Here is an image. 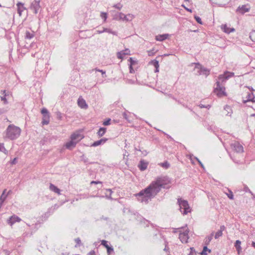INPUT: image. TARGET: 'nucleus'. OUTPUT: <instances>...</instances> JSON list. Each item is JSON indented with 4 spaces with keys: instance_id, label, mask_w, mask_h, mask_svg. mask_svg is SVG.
I'll return each instance as SVG.
<instances>
[{
    "instance_id": "17",
    "label": "nucleus",
    "mask_w": 255,
    "mask_h": 255,
    "mask_svg": "<svg viewBox=\"0 0 255 255\" xmlns=\"http://www.w3.org/2000/svg\"><path fill=\"white\" fill-rule=\"evenodd\" d=\"M107 140H108V139L106 138H101L100 140L94 141L92 144L91 146L96 147V146H99L100 145L105 143Z\"/></svg>"
},
{
    "instance_id": "15",
    "label": "nucleus",
    "mask_w": 255,
    "mask_h": 255,
    "mask_svg": "<svg viewBox=\"0 0 255 255\" xmlns=\"http://www.w3.org/2000/svg\"><path fill=\"white\" fill-rule=\"evenodd\" d=\"M78 105L82 109H86L88 107L85 100L80 98H79L78 100Z\"/></svg>"
},
{
    "instance_id": "55",
    "label": "nucleus",
    "mask_w": 255,
    "mask_h": 255,
    "mask_svg": "<svg viewBox=\"0 0 255 255\" xmlns=\"http://www.w3.org/2000/svg\"><path fill=\"white\" fill-rule=\"evenodd\" d=\"M129 72L130 73H133L134 72V70L133 69L132 66L129 65Z\"/></svg>"
},
{
    "instance_id": "12",
    "label": "nucleus",
    "mask_w": 255,
    "mask_h": 255,
    "mask_svg": "<svg viewBox=\"0 0 255 255\" xmlns=\"http://www.w3.org/2000/svg\"><path fill=\"white\" fill-rule=\"evenodd\" d=\"M20 221L21 219L19 217L15 215H13L7 220V223L10 226H12L15 223L19 222Z\"/></svg>"
},
{
    "instance_id": "39",
    "label": "nucleus",
    "mask_w": 255,
    "mask_h": 255,
    "mask_svg": "<svg viewBox=\"0 0 255 255\" xmlns=\"http://www.w3.org/2000/svg\"><path fill=\"white\" fill-rule=\"evenodd\" d=\"M123 117L125 119H126L127 121H128L129 123H130L132 122V120L130 119L129 116L128 115L127 113L125 112L123 114Z\"/></svg>"
},
{
    "instance_id": "45",
    "label": "nucleus",
    "mask_w": 255,
    "mask_h": 255,
    "mask_svg": "<svg viewBox=\"0 0 255 255\" xmlns=\"http://www.w3.org/2000/svg\"><path fill=\"white\" fill-rule=\"evenodd\" d=\"M111 119H107L105 121H104L103 125L104 126H109L111 124Z\"/></svg>"
},
{
    "instance_id": "16",
    "label": "nucleus",
    "mask_w": 255,
    "mask_h": 255,
    "mask_svg": "<svg viewBox=\"0 0 255 255\" xmlns=\"http://www.w3.org/2000/svg\"><path fill=\"white\" fill-rule=\"evenodd\" d=\"M83 138L82 135L78 133H73L70 137L71 139L73 140L74 141H77V143L82 139Z\"/></svg>"
},
{
    "instance_id": "44",
    "label": "nucleus",
    "mask_w": 255,
    "mask_h": 255,
    "mask_svg": "<svg viewBox=\"0 0 255 255\" xmlns=\"http://www.w3.org/2000/svg\"><path fill=\"white\" fill-rule=\"evenodd\" d=\"M151 63L155 67H159V62L156 60H153L151 61Z\"/></svg>"
},
{
    "instance_id": "33",
    "label": "nucleus",
    "mask_w": 255,
    "mask_h": 255,
    "mask_svg": "<svg viewBox=\"0 0 255 255\" xmlns=\"http://www.w3.org/2000/svg\"><path fill=\"white\" fill-rule=\"evenodd\" d=\"M162 238V235L160 234L159 232L156 231V233L154 234L153 239L155 240L157 238Z\"/></svg>"
},
{
    "instance_id": "34",
    "label": "nucleus",
    "mask_w": 255,
    "mask_h": 255,
    "mask_svg": "<svg viewBox=\"0 0 255 255\" xmlns=\"http://www.w3.org/2000/svg\"><path fill=\"white\" fill-rule=\"evenodd\" d=\"M250 37L252 41L255 42V30H253L250 34Z\"/></svg>"
},
{
    "instance_id": "43",
    "label": "nucleus",
    "mask_w": 255,
    "mask_h": 255,
    "mask_svg": "<svg viewBox=\"0 0 255 255\" xmlns=\"http://www.w3.org/2000/svg\"><path fill=\"white\" fill-rule=\"evenodd\" d=\"M194 18L198 23H199L200 24H203L201 18L199 16H197V15H195Z\"/></svg>"
},
{
    "instance_id": "10",
    "label": "nucleus",
    "mask_w": 255,
    "mask_h": 255,
    "mask_svg": "<svg viewBox=\"0 0 255 255\" xmlns=\"http://www.w3.org/2000/svg\"><path fill=\"white\" fill-rule=\"evenodd\" d=\"M234 75V73L226 71L224 75L219 76V79L222 82H224L229 78L233 77Z\"/></svg>"
},
{
    "instance_id": "54",
    "label": "nucleus",
    "mask_w": 255,
    "mask_h": 255,
    "mask_svg": "<svg viewBox=\"0 0 255 255\" xmlns=\"http://www.w3.org/2000/svg\"><path fill=\"white\" fill-rule=\"evenodd\" d=\"M226 229V227L224 225H222L220 226V230L219 231H221V232L223 233V232Z\"/></svg>"
},
{
    "instance_id": "14",
    "label": "nucleus",
    "mask_w": 255,
    "mask_h": 255,
    "mask_svg": "<svg viewBox=\"0 0 255 255\" xmlns=\"http://www.w3.org/2000/svg\"><path fill=\"white\" fill-rule=\"evenodd\" d=\"M103 32H107V33H111V34H112L115 35H117V32L115 31H113L110 28H103V29L101 30H97V33H99V34H101V33H102Z\"/></svg>"
},
{
    "instance_id": "3",
    "label": "nucleus",
    "mask_w": 255,
    "mask_h": 255,
    "mask_svg": "<svg viewBox=\"0 0 255 255\" xmlns=\"http://www.w3.org/2000/svg\"><path fill=\"white\" fill-rule=\"evenodd\" d=\"M177 204L179 206V210L183 215H186L191 212V209L187 200L181 198L177 199Z\"/></svg>"
},
{
    "instance_id": "38",
    "label": "nucleus",
    "mask_w": 255,
    "mask_h": 255,
    "mask_svg": "<svg viewBox=\"0 0 255 255\" xmlns=\"http://www.w3.org/2000/svg\"><path fill=\"white\" fill-rule=\"evenodd\" d=\"M0 151L4 153H6L7 152V151L6 150L4 146L3 143H0Z\"/></svg>"
},
{
    "instance_id": "6",
    "label": "nucleus",
    "mask_w": 255,
    "mask_h": 255,
    "mask_svg": "<svg viewBox=\"0 0 255 255\" xmlns=\"http://www.w3.org/2000/svg\"><path fill=\"white\" fill-rule=\"evenodd\" d=\"M30 8L35 14H37L41 10L40 5V0H34L33 1L30 6Z\"/></svg>"
},
{
    "instance_id": "63",
    "label": "nucleus",
    "mask_w": 255,
    "mask_h": 255,
    "mask_svg": "<svg viewBox=\"0 0 255 255\" xmlns=\"http://www.w3.org/2000/svg\"><path fill=\"white\" fill-rule=\"evenodd\" d=\"M250 193L252 194L253 196V198L255 199V194H254L251 191H250Z\"/></svg>"
},
{
    "instance_id": "30",
    "label": "nucleus",
    "mask_w": 255,
    "mask_h": 255,
    "mask_svg": "<svg viewBox=\"0 0 255 255\" xmlns=\"http://www.w3.org/2000/svg\"><path fill=\"white\" fill-rule=\"evenodd\" d=\"M34 37V33L33 32H30L29 31H26L25 38L26 39H31Z\"/></svg>"
},
{
    "instance_id": "42",
    "label": "nucleus",
    "mask_w": 255,
    "mask_h": 255,
    "mask_svg": "<svg viewBox=\"0 0 255 255\" xmlns=\"http://www.w3.org/2000/svg\"><path fill=\"white\" fill-rule=\"evenodd\" d=\"M113 7L119 10H121L123 7V5L121 3H118L117 4H114Z\"/></svg>"
},
{
    "instance_id": "24",
    "label": "nucleus",
    "mask_w": 255,
    "mask_h": 255,
    "mask_svg": "<svg viewBox=\"0 0 255 255\" xmlns=\"http://www.w3.org/2000/svg\"><path fill=\"white\" fill-rule=\"evenodd\" d=\"M127 50H122L117 53V57L120 59H124L126 55H128V53H126Z\"/></svg>"
},
{
    "instance_id": "2",
    "label": "nucleus",
    "mask_w": 255,
    "mask_h": 255,
    "mask_svg": "<svg viewBox=\"0 0 255 255\" xmlns=\"http://www.w3.org/2000/svg\"><path fill=\"white\" fill-rule=\"evenodd\" d=\"M20 133L21 129L19 127L13 124L9 125L4 132L5 134L4 138L10 140H15L19 136Z\"/></svg>"
},
{
    "instance_id": "21",
    "label": "nucleus",
    "mask_w": 255,
    "mask_h": 255,
    "mask_svg": "<svg viewBox=\"0 0 255 255\" xmlns=\"http://www.w3.org/2000/svg\"><path fill=\"white\" fill-rule=\"evenodd\" d=\"M49 189L51 191L58 194V195H60L61 194L60 193L61 190H60V189H59L57 186H55L52 183L50 184Z\"/></svg>"
},
{
    "instance_id": "26",
    "label": "nucleus",
    "mask_w": 255,
    "mask_h": 255,
    "mask_svg": "<svg viewBox=\"0 0 255 255\" xmlns=\"http://www.w3.org/2000/svg\"><path fill=\"white\" fill-rule=\"evenodd\" d=\"M241 244V242L240 240H237L235 243L234 247H235L237 251L238 252V254H240V252L242 250Z\"/></svg>"
},
{
    "instance_id": "56",
    "label": "nucleus",
    "mask_w": 255,
    "mask_h": 255,
    "mask_svg": "<svg viewBox=\"0 0 255 255\" xmlns=\"http://www.w3.org/2000/svg\"><path fill=\"white\" fill-rule=\"evenodd\" d=\"M6 111L4 109H0V115L5 113Z\"/></svg>"
},
{
    "instance_id": "46",
    "label": "nucleus",
    "mask_w": 255,
    "mask_h": 255,
    "mask_svg": "<svg viewBox=\"0 0 255 255\" xmlns=\"http://www.w3.org/2000/svg\"><path fill=\"white\" fill-rule=\"evenodd\" d=\"M128 61L129 62V65L132 66L136 63V61L134 60L132 57H130L128 59Z\"/></svg>"
},
{
    "instance_id": "57",
    "label": "nucleus",
    "mask_w": 255,
    "mask_h": 255,
    "mask_svg": "<svg viewBox=\"0 0 255 255\" xmlns=\"http://www.w3.org/2000/svg\"><path fill=\"white\" fill-rule=\"evenodd\" d=\"M88 255H95V252L94 251L92 250L91 251H90L89 253H88Z\"/></svg>"
},
{
    "instance_id": "36",
    "label": "nucleus",
    "mask_w": 255,
    "mask_h": 255,
    "mask_svg": "<svg viewBox=\"0 0 255 255\" xmlns=\"http://www.w3.org/2000/svg\"><path fill=\"white\" fill-rule=\"evenodd\" d=\"M228 191H229V193H226V195H227L228 197L230 199H231V200L234 199V195H233V192L230 189H228Z\"/></svg>"
},
{
    "instance_id": "50",
    "label": "nucleus",
    "mask_w": 255,
    "mask_h": 255,
    "mask_svg": "<svg viewBox=\"0 0 255 255\" xmlns=\"http://www.w3.org/2000/svg\"><path fill=\"white\" fill-rule=\"evenodd\" d=\"M91 184H102V182L100 181H92L90 183Z\"/></svg>"
},
{
    "instance_id": "19",
    "label": "nucleus",
    "mask_w": 255,
    "mask_h": 255,
    "mask_svg": "<svg viewBox=\"0 0 255 255\" xmlns=\"http://www.w3.org/2000/svg\"><path fill=\"white\" fill-rule=\"evenodd\" d=\"M169 36V34H159L156 35L155 37V39L157 41H163V40L166 39Z\"/></svg>"
},
{
    "instance_id": "48",
    "label": "nucleus",
    "mask_w": 255,
    "mask_h": 255,
    "mask_svg": "<svg viewBox=\"0 0 255 255\" xmlns=\"http://www.w3.org/2000/svg\"><path fill=\"white\" fill-rule=\"evenodd\" d=\"M101 244L105 248H106V249L109 247L108 244V242L106 240H102L101 242Z\"/></svg>"
},
{
    "instance_id": "59",
    "label": "nucleus",
    "mask_w": 255,
    "mask_h": 255,
    "mask_svg": "<svg viewBox=\"0 0 255 255\" xmlns=\"http://www.w3.org/2000/svg\"><path fill=\"white\" fill-rule=\"evenodd\" d=\"M224 109L226 110H231L230 109V107L228 106V105H226L225 108H224Z\"/></svg>"
},
{
    "instance_id": "22",
    "label": "nucleus",
    "mask_w": 255,
    "mask_h": 255,
    "mask_svg": "<svg viewBox=\"0 0 255 255\" xmlns=\"http://www.w3.org/2000/svg\"><path fill=\"white\" fill-rule=\"evenodd\" d=\"M23 5V3L21 2H18L16 4L17 7V12L20 15H21L22 12L25 9Z\"/></svg>"
},
{
    "instance_id": "27",
    "label": "nucleus",
    "mask_w": 255,
    "mask_h": 255,
    "mask_svg": "<svg viewBox=\"0 0 255 255\" xmlns=\"http://www.w3.org/2000/svg\"><path fill=\"white\" fill-rule=\"evenodd\" d=\"M214 234V233L212 232L209 236L206 237L204 241V243L205 245L208 246L210 244V243L211 242V240L213 239Z\"/></svg>"
},
{
    "instance_id": "1",
    "label": "nucleus",
    "mask_w": 255,
    "mask_h": 255,
    "mask_svg": "<svg viewBox=\"0 0 255 255\" xmlns=\"http://www.w3.org/2000/svg\"><path fill=\"white\" fill-rule=\"evenodd\" d=\"M170 183L171 180L167 176L157 177L155 180L152 181L148 186L139 192L134 194V196L141 203L147 204L157 195L161 188H169L170 186H167V185Z\"/></svg>"
},
{
    "instance_id": "8",
    "label": "nucleus",
    "mask_w": 255,
    "mask_h": 255,
    "mask_svg": "<svg viewBox=\"0 0 255 255\" xmlns=\"http://www.w3.org/2000/svg\"><path fill=\"white\" fill-rule=\"evenodd\" d=\"M195 68L199 69L198 71L199 75H204L207 76L210 74V70L206 68L202 67L199 63L196 64Z\"/></svg>"
},
{
    "instance_id": "40",
    "label": "nucleus",
    "mask_w": 255,
    "mask_h": 255,
    "mask_svg": "<svg viewBox=\"0 0 255 255\" xmlns=\"http://www.w3.org/2000/svg\"><path fill=\"white\" fill-rule=\"evenodd\" d=\"M41 113L42 116H44V115H46L49 114L48 111L45 108H43L42 109V110L41 111Z\"/></svg>"
},
{
    "instance_id": "58",
    "label": "nucleus",
    "mask_w": 255,
    "mask_h": 255,
    "mask_svg": "<svg viewBox=\"0 0 255 255\" xmlns=\"http://www.w3.org/2000/svg\"><path fill=\"white\" fill-rule=\"evenodd\" d=\"M198 163L199 164V165L201 166V167L202 168H204V165L203 164V163H202V162L201 161H199Z\"/></svg>"
},
{
    "instance_id": "60",
    "label": "nucleus",
    "mask_w": 255,
    "mask_h": 255,
    "mask_svg": "<svg viewBox=\"0 0 255 255\" xmlns=\"http://www.w3.org/2000/svg\"><path fill=\"white\" fill-rule=\"evenodd\" d=\"M235 28H230V29H229V31H230V33L231 32H232L235 31Z\"/></svg>"
},
{
    "instance_id": "41",
    "label": "nucleus",
    "mask_w": 255,
    "mask_h": 255,
    "mask_svg": "<svg viewBox=\"0 0 255 255\" xmlns=\"http://www.w3.org/2000/svg\"><path fill=\"white\" fill-rule=\"evenodd\" d=\"M100 16L101 18L104 19V21H106L107 18V13L106 12H101Z\"/></svg>"
},
{
    "instance_id": "28",
    "label": "nucleus",
    "mask_w": 255,
    "mask_h": 255,
    "mask_svg": "<svg viewBox=\"0 0 255 255\" xmlns=\"http://www.w3.org/2000/svg\"><path fill=\"white\" fill-rule=\"evenodd\" d=\"M6 189H5L0 197V204H2V203L4 202V201L5 200V199H6L7 197V194H6L5 193H6Z\"/></svg>"
},
{
    "instance_id": "64",
    "label": "nucleus",
    "mask_w": 255,
    "mask_h": 255,
    "mask_svg": "<svg viewBox=\"0 0 255 255\" xmlns=\"http://www.w3.org/2000/svg\"><path fill=\"white\" fill-rule=\"evenodd\" d=\"M70 253L68 252L63 253L61 255H69Z\"/></svg>"
},
{
    "instance_id": "20",
    "label": "nucleus",
    "mask_w": 255,
    "mask_h": 255,
    "mask_svg": "<svg viewBox=\"0 0 255 255\" xmlns=\"http://www.w3.org/2000/svg\"><path fill=\"white\" fill-rule=\"evenodd\" d=\"M0 93L2 95V96H0L1 101L3 102V103L4 105L8 104V101L6 98V97L7 95L6 93V90H1Z\"/></svg>"
},
{
    "instance_id": "4",
    "label": "nucleus",
    "mask_w": 255,
    "mask_h": 255,
    "mask_svg": "<svg viewBox=\"0 0 255 255\" xmlns=\"http://www.w3.org/2000/svg\"><path fill=\"white\" fill-rule=\"evenodd\" d=\"M133 15L128 14V15H125L122 12H116L113 15V19L116 20H123V21H130L133 18Z\"/></svg>"
},
{
    "instance_id": "9",
    "label": "nucleus",
    "mask_w": 255,
    "mask_h": 255,
    "mask_svg": "<svg viewBox=\"0 0 255 255\" xmlns=\"http://www.w3.org/2000/svg\"><path fill=\"white\" fill-rule=\"evenodd\" d=\"M231 147L237 152L241 153L244 151L243 146L238 141L232 143Z\"/></svg>"
},
{
    "instance_id": "7",
    "label": "nucleus",
    "mask_w": 255,
    "mask_h": 255,
    "mask_svg": "<svg viewBox=\"0 0 255 255\" xmlns=\"http://www.w3.org/2000/svg\"><path fill=\"white\" fill-rule=\"evenodd\" d=\"M179 238L180 241L182 243H188V240L189 239V230L186 229L183 232H181V231H179Z\"/></svg>"
},
{
    "instance_id": "31",
    "label": "nucleus",
    "mask_w": 255,
    "mask_h": 255,
    "mask_svg": "<svg viewBox=\"0 0 255 255\" xmlns=\"http://www.w3.org/2000/svg\"><path fill=\"white\" fill-rule=\"evenodd\" d=\"M207 252H211V250L207 248V246L205 245L203 248L202 251L200 253L201 255H207Z\"/></svg>"
},
{
    "instance_id": "49",
    "label": "nucleus",
    "mask_w": 255,
    "mask_h": 255,
    "mask_svg": "<svg viewBox=\"0 0 255 255\" xmlns=\"http://www.w3.org/2000/svg\"><path fill=\"white\" fill-rule=\"evenodd\" d=\"M199 106L200 108H206L208 109H209L211 108V105H204L201 104L199 105Z\"/></svg>"
},
{
    "instance_id": "35",
    "label": "nucleus",
    "mask_w": 255,
    "mask_h": 255,
    "mask_svg": "<svg viewBox=\"0 0 255 255\" xmlns=\"http://www.w3.org/2000/svg\"><path fill=\"white\" fill-rule=\"evenodd\" d=\"M160 165H161V166H162V167H163L165 169L168 168L170 166V164L167 161H164V162L161 163L160 164Z\"/></svg>"
},
{
    "instance_id": "29",
    "label": "nucleus",
    "mask_w": 255,
    "mask_h": 255,
    "mask_svg": "<svg viewBox=\"0 0 255 255\" xmlns=\"http://www.w3.org/2000/svg\"><path fill=\"white\" fill-rule=\"evenodd\" d=\"M106 128L104 127H101L99 128L98 131L97 132V134L99 136L101 137L104 135L106 131Z\"/></svg>"
},
{
    "instance_id": "62",
    "label": "nucleus",
    "mask_w": 255,
    "mask_h": 255,
    "mask_svg": "<svg viewBox=\"0 0 255 255\" xmlns=\"http://www.w3.org/2000/svg\"><path fill=\"white\" fill-rule=\"evenodd\" d=\"M159 67H155V69L154 72H155V73L159 72Z\"/></svg>"
},
{
    "instance_id": "32",
    "label": "nucleus",
    "mask_w": 255,
    "mask_h": 255,
    "mask_svg": "<svg viewBox=\"0 0 255 255\" xmlns=\"http://www.w3.org/2000/svg\"><path fill=\"white\" fill-rule=\"evenodd\" d=\"M222 30L225 33H230V31H229L230 27H228L226 24L223 25L221 26Z\"/></svg>"
},
{
    "instance_id": "23",
    "label": "nucleus",
    "mask_w": 255,
    "mask_h": 255,
    "mask_svg": "<svg viewBox=\"0 0 255 255\" xmlns=\"http://www.w3.org/2000/svg\"><path fill=\"white\" fill-rule=\"evenodd\" d=\"M42 121L41 124L42 125H47L49 123L50 116L49 115H44L42 116Z\"/></svg>"
},
{
    "instance_id": "11",
    "label": "nucleus",
    "mask_w": 255,
    "mask_h": 255,
    "mask_svg": "<svg viewBox=\"0 0 255 255\" xmlns=\"http://www.w3.org/2000/svg\"><path fill=\"white\" fill-rule=\"evenodd\" d=\"M148 165V162L145 161L143 159H141L138 164V167L141 171L145 170Z\"/></svg>"
},
{
    "instance_id": "18",
    "label": "nucleus",
    "mask_w": 255,
    "mask_h": 255,
    "mask_svg": "<svg viewBox=\"0 0 255 255\" xmlns=\"http://www.w3.org/2000/svg\"><path fill=\"white\" fill-rule=\"evenodd\" d=\"M76 144H77V141H75L72 139H71L70 141H69V142H67L65 144V146L66 148H67L68 149H72V148H73L74 147H75Z\"/></svg>"
},
{
    "instance_id": "13",
    "label": "nucleus",
    "mask_w": 255,
    "mask_h": 255,
    "mask_svg": "<svg viewBox=\"0 0 255 255\" xmlns=\"http://www.w3.org/2000/svg\"><path fill=\"white\" fill-rule=\"evenodd\" d=\"M250 9V7H248L246 5H243L242 6H239L238 7L237 11L241 14H244L245 13L249 11Z\"/></svg>"
},
{
    "instance_id": "47",
    "label": "nucleus",
    "mask_w": 255,
    "mask_h": 255,
    "mask_svg": "<svg viewBox=\"0 0 255 255\" xmlns=\"http://www.w3.org/2000/svg\"><path fill=\"white\" fill-rule=\"evenodd\" d=\"M107 251L108 255H110L112 252H114V249L112 247H109L107 248Z\"/></svg>"
},
{
    "instance_id": "61",
    "label": "nucleus",
    "mask_w": 255,
    "mask_h": 255,
    "mask_svg": "<svg viewBox=\"0 0 255 255\" xmlns=\"http://www.w3.org/2000/svg\"><path fill=\"white\" fill-rule=\"evenodd\" d=\"M185 9L186 10H187V11H188V12H192V10H191V9H190V8H187V7H185Z\"/></svg>"
},
{
    "instance_id": "37",
    "label": "nucleus",
    "mask_w": 255,
    "mask_h": 255,
    "mask_svg": "<svg viewBox=\"0 0 255 255\" xmlns=\"http://www.w3.org/2000/svg\"><path fill=\"white\" fill-rule=\"evenodd\" d=\"M223 233L221 232V231H217L214 236V238L215 239H217L220 237L222 236Z\"/></svg>"
},
{
    "instance_id": "25",
    "label": "nucleus",
    "mask_w": 255,
    "mask_h": 255,
    "mask_svg": "<svg viewBox=\"0 0 255 255\" xmlns=\"http://www.w3.org/2000/svg\"><path fill=\"white\" fill-rule=\"evenodd\" d=\"M247 99L244 101V103H246L248 102H255V101L254 100L255 98V96L253 93H249L247 95Z\"/></svg>"
},
{
    "instance_id": "51",
    "label": "nucleus",
    "mask_w": 255,
    "mask_h": 255,
    "mask_svg": "<svg viewBox=\"0 0 255 255\" xmlns=\"http://www.w3.org/2000/svg\"><path fill=\"white\" fill-rule=\"evenodd\" d=\"M95 70L97 71H99V72L102 73V74L103 77H104V75L106 74V71H104L103 70L98 69L97 68H96Z\"/></svg>"
},
{
    "instance_id": "5",
    "label": "nucleus",
    "mask_w": 255,
    "mask_h": 255,
    "mask_svg": "<svg viewBox=\"0 0 255 255\" xmlns=\"http://www.w3.org/2000/svg\"><path fill=\"white\" fill-rule=\"evenodd\" d=\"M214 91L220 97L226 95L225 87L221 85L220 82L219 81L216 83V87L214 88Z\"/></svg>"
},
{
    "instance_id": "52",
    "label": "nucleus",
    "mask_w": 255,
    "mask_h": 255,
    "mask_svg": "<svg viewBox=\"0 0 255 255\" xmlns=\"http://www.w3.org/2000/svg\"><path fill=\"white\" fill-rule=\"evenodd\" d=\"M75 241L76 243V244L78 245H80L81 243V240H80V238H79L75 239Z\"/></svg>"
},
{
    "instance_id": "53",
    "label": "nucleus",
    "mask_w": 255,
    "mask_h": 255,
    "mask_svg": "<svg viewBox=\"0 0 255 255\" xmlns=\"http://www.w3.org/2000/svg\"><path fill=\"white\" fill-rule=\"evenodd\" d=\"M17 162V158H14L13 160H12L10 162L11 164H15Z\"/></svg>"
}]
</instances>
